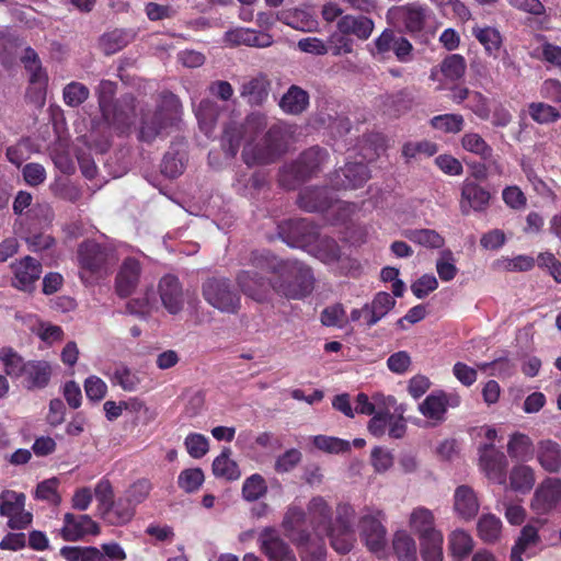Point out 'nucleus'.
<instances>
[{
  "label": "nucleus",
  "instance_id": "1",
  "mask_svg": "<svg viewBox=\"0 0 561 561\" xmlns=\"http://www.w3.org/2000/svg\"><path fill=\"white\" fill-rule=\"evenodd\" d=\"M252 266L272 275V290L288 300H302L314 290L312 268L298 260H282L270 251H253Z\"/></svg>",
  "mask_w": 561,
  "mask_h": 561
},
{
  "label": "nucleus",
  "instance_id": "2",
  "mask_svg": "<svg viewBox=\"0 0 561 561\" xmlns=\"http://www.w3.org/2000/svg\"><path fill=\"white\" fill-rule=\"evenodd\" d=\"M181 113L182 104L179 96L171 91H162L159 94L156 111L152 114H142L138 139L148 144L152 142L157 137L176 125Z\"/></svg>",
  "mask_w": 561,
  "mask_h": 561
},
{
  "label": "nucleus",
  "instance_id": "3",
  "mask_svg": "<svg viewBox=\"0 0 561 561\" xmlns=\"http://www.w3.org/2000/svg\"><path fill=\"white\" fill-rule=\"evenodd\" d=\"M328 158V151L319 146L304 150L295 161L280 169L279 184L287 190H295L321 172Z\"/></svg>",
  "mask_w": 561,
  "mask_h": 561
},
{
  "label": "nucleus",
  "instance_id": "4",
  "mask_svg": "<svg viewBox=\"0 0 561 561\" xmlns=\"http://www.w3.org/2000/svg\"><path fill=\"white\" fill-rule=\"evenodd\" d=\"M286 148L285 129L279 125H273L259 144L244 146L242 160L248 167L271 164L285 153Z\"/></svg>",
  "mask_w": 561,
  "mask_h": 561
},
{
  "label": "nucleus",
  "instance_id": "5",
  "mask_svg": "<svg viewBox=\"0 0 561 561\" xmlns=\"http://www.w3.org/2000/svg\"><path fill=\"white\" fill-rule=\"evenodd\" d=\"M355 510L348 503H340L336 506L334 524L323 533L330 539L331 547L340 554L348 553L356 541L353 527Z\"/></svg>",
  "mask_w": 561,
  "mask_h": 561
},
{
  "label": "nucleus",
  "instance_id": "6",
  "mask_svg": "<svg viewBox=\"0 0 561 561\" xmlns=\"http://www.w3.org/2000/svg\"><path fill=\"white\" fill-rule=\"evenodd\" d=\"M110 251L104 245L85 240L78 248L79 276L83 283L101 278L107 273Z\"/></svg>",
  "mask_w": 561,
  "mask_h": 561
},
{
  "label": "nucleus",
  "instance_id": "7",
  "mask_svg": "<svg viewBox=\"0 0 561 561\" xmlns=\"http://www.w3.org/2000/svg\"><path fill=\"white\" fill-rule=\"evenodd\" d=\"M202 293L204 299L221 312L236 314L241 308V297L228 278H207L203 283Z\"/></svg>",
  "mask_w": 561,
  "mask_h": 561
},
{
  "label": "nucleus",
  "instance_id": "8",
  "mask_svg": "<svg viewBox=\"0 0 561 561\" xmlns=\"http://www.w3.org/2000/svg\"><path fill=\"white\" fill-rule=\"evenodd\" d=\"M385 515L381 511L371 512L369 508L358 520V531L368 551L383 558L387 548V529L382 524Z\"/></svg>",
  "mask_w": 561,
  "mask_h": 561
},
{
  "label": "nucleus",
  "instance_id": "9",
  "mask_svg": "<svg viewBox=\"0 0 561 561\" xmlns=\"http://www.w3.org/2000/svg\"><path fill=\"white\" fill-rule=\"evenodd\" d=\"M66 561H122L126 559L124 549L117 542L94 546H64L59 550Z\"/></svg>",
  "mask_w": 561,
  "mask_h": 561
},
{
  "label": "nucleus",
  "instance_id": "10",
  "mask_svg": "<svg viewBox=\"0 0 561 561\" xmlns=\"http://www.w3.org/2000/svg\"><path fill=\"white\" fill-rule=\"evenodd\" d=\"M373 44V56L386 58L390 53H393L397 60L402 64H408L414 58V47L412 43L393 28H385L380 35L374 39Z\"/></svg>",
  "mask_w": 561,
  "mask_h": 561
},
{
  "label": "nucleus",
  "instance_id": "11",
  "mask_svg": "<svg viewBox=\"0 0 561 561\" xmlns=\"http://www.w3.org/2000/svg\"><path fill=\"white\" fill-rule=\"evenodd\" d=\"M26 496L13 490H4L0 494V515L8 518V527L13 530L27 528L33 515L25 511Z\"/></svg>",
  "mask_w": 561,
  "mask_h": 561
},
{
  "label": "nucleus",
  "instance_id": "12",
  "mask_svg": "<svg viewBox=\"0 0 561 561\" xmlns=\"http://www.w3.org/2000/svg\"><path fill=\"white\" fill-rule=\"evenodd\" d=\"M101 115L117 135H128L136 118V98L129 93L124 94Z\"/></svg>",
  "mask_w": 561,
  "mask_h": 561
},
{
  "label": "nucleus",
  "instance_id": "13",
  "mask_svg": "<svg viewBox=\"0 0 561 561\" xmlns=\"http://www.w3.org/2000/svg\"><path fill=\"white\" fill-rule=\"evenodd\" d=\"M404 31L411 35L421 34L432 15V10L420 2H410L394 7L389 11Z\"/></svg>",
  "mask_w": 561,
  "mask_h": 561
},
{
  "label": "nucleus",
  "instance_id": "14",
  "mask_svg": "<svg viewBox=\"0 0 561 561\" xmlns=\"http://www.w3.org/2000/svg\"><path fill=\"white\" fill-rule=\"evenodd\" d=\"M479 468L489 480L499 484L506 482L507 459L504 453L495 448L493 443H484L478 447Z\"/></svg>",
  "mask_w": 561,
  "mask_h": 561
},
{
  "label": "nucleus",
  "instance_id": "15",
  "mask_svg": "<svg viewBox=\"0 0 561 561\" xmlns=\"http://www.w3.org/2000/svg\"><path fill=\"white\" fill-rule=\"evenodd\" d=\"M318 233L317 226L307 219H290L279 226L282 239L293 248L312 245Z\"/></svg>",
  "mask_w": 561,
  "mask_h": 561
},
{
  "label": "nucleus",
  "instance_id": "16",
  "mask_svg": "<svg viewBox=\"0 0 561 561\" xmlns=\"http://www.w3.org/2000/svg\"><path fill=\"white\" fill-rule=\"evenodd\" d=\"M259 545L268 561H297L294 550L274 528L261 531Z\"/></svg>",
  "mask_w": 561,
  "mask_h": 561
},
{
  "label": "nucleus",
  "instance_id": "17",
  "mask_svg": "<svg viewBox=\"0 0 561 561\" xmlns=\"http://www.w3.org/2000/svg\"><path fill=\"white\" fill-rule=\"evenodd\" d=\"M370 178L368 167L363 162H348L335 171L330 183L335 190H354L362 187Z\"/></svg>",
  "mask_w": 561,
  "mask_h": 561
},
{
  "label": "nucleus",
  "instance_id": "18",
  "mask_svg": "<svg viewBox=\"0 0 561 561\" xmlns=\"http://www.w3.org/2000/svg\"><path fill=\"white\" fill-rule=\"evenodd\" d=\"M100 533V525L87 514L66 513L64 515V526L60 535L66 541H79L88 535L98 536Z\"/></svg>",
  "mask_w": 561,
  "mask_h": 561
},
{
  "label": "nucleus",
  "instance_id": "19",
  "mask_svg": "<svg viewBox=\"0 0 561 561\" xmlns=\"http://www.w3.org/2000/svg\"><path fill=\"white\" fill-rule=\"evenodd\" d=\"M561 502V480L547 478L535 491L531 507L538 514L551 512Z\"/></svg>",
  "mask_w": 561,
  "mask_h": 561
},
{
  "label": "nucleus",
  "instance_id": "20",
  "mask_svg": "<svg viewBox=\"0 0 561 561\" xmlns=\"http://www.w3.org/2000/svg\"><path fill=\"white\" fill-rule=\"evenodd\" d=\"M162 306L171 314H178L184 307L183 288L180 279L172 274L164 275L158 284Z\"/></svg>",
  "mask_w": 561,
  "mask_h": 561
},
{
  "label": "nucleus",
  "instance_id": "21",
  "mask_svg": "<svg viewBox=\"0 0 561 561\" xmlns=\"http://www.w3.org/2000/svg\"><path fill=\"white\" fill-rule=\"evenodd\" d=\"M307 515L296 505H290L285 513L282 526L287 537L296 545H305L311 540L312 534L307 529Z\"/></svg>",
  "mask_w": 561,
  "mask_h": 561
},
{
  "label": "nucleus",
  "instance_id": "22",
  "mask_svg": "<svg viewBox=\"0 0 561 561\" xmlns=\"http://www.w3.org/2000/svg\"><path fill=\"white\" fill-rule=\"evenodd\" d=\"M491 193L480 184L465 180L461 186L460 210L469 215L470 210L484 211L490 205Z\"/></svg>",
  "mask_w": 561,
  "mask_h": 561
},
{
  "label": "nucleus",
  "instance_id": "23",
  "mask_svg": "<svg viewBox=\"0 0 561 561\" xmlns=\"http://www.w3.org/2000/svg\"><path fill=\"white\" fill-rule=\"evenodd\" d=\"M462 148L478 157L489 164V168L495 174H503V165L499 157L494 154L493 148L478 134L466 133L461 138Z\"/></svg>",
  "mask_w": 561,
  "mask_h": 561
},
{
  "label": "nucleus",
  "instance_id": "24",
  "mask_svg": "<svg viewBox=\"0 0 561 561\" xmlns=\"http://www.w3.org/2000/svg\"><path fill=\"white\" fill-rule=\"evenodd\" d=\"M141 274V265L135 257L123 261L115 277V291L118 297L127 298L137 288Z\"/></svg>",
  "mask_w": 561,
  "mask_h": 561
},
{
  "label": "nucleus",
  "instance_id": "25",
  "mask_svg": "<svg viewBox=\"0 0 561 561\" xmlns=\"http://www.w3.org/2000/svg\"><path fill=\"white\" fill-rule=\"evenodd\" d=\"M13 286L24 291H32L42 274V264L32 256H25L12 265Z\"/></svg>",
  "mask_w": 561,
  "mask_h": 561
},
{
  "label": "nucleus",
  "instance_id": "26",
  "mask_svg": "<svg viewBox=\"0 0 561 561\" xmlns=\"http://www.w3.org/2000/svg\"><path fill=\"white\" fill-rule=\"evenodd\" d=\"M236 279L241 291L257 302L264 301L272 290V276L266 279L257 272L241 271Z\"/></svg>",
  "mask_w": 561,
  "mask_h": 561
},
{
  "label": "nucleus",
  "instance_id": "27",
  "mask_svg": "<svg viewBox=\"0 0 561 561\" xmlns=\"http://www.w3.org/2000/svg\"><path fill=\"white\" fill-rule=\"evenodd\" d=\"M239 91L240 96L250 106H262L268 99L271 81L267 75L260 72L255 77L244 80Z\"/></svg>",
  "mask_w": 561,
  "mask_h": 561
},
{
  "label": "nucleus",
  "instance_id": "28",
  "mask_svg": "<svg viewBox=\"0 0 561 561\" xmlns=\"http://www.w3.org/2000/svg\"><path fill=\"white\" fill-rule=\"evenodd\" d=\"M51 375L53 367L48 360L31 359L27 360L22 383L27 390H41L49 385Z\"/></svg>",
  "mask_w": 561,
  "mask_h": 561
},
{
  "label": "nucleus",
  "instance_id": "29",
  "mask_svg": "<svg viewBox=\"0 0 561 561\" xmlns=\"http://www.w3.org/2000/svg\"><path fill=\"white\" fill-rule=\"evenodd\" d=\"M308 516L314 537H323V533L334 524L332 510L322 496H314L308 504Z\"/></svg>",
  "mask_w": 561,
  "mask_h": 561
},
{
  "label": "nucleus",
  "instance_id": "30",
  "mask_svg": "<svg viewBox=\"0 0 561 561\" xmlns=\"http://www.w3.org/2000/svg\"><path fill=\"white\" fill-rule=\"evenodd\" d=\"M332 203L333 197L328 187H307L298 197L299 207L308 213L325 211Z\"/></svg>",
  "mask_w": 561,
  "mask_h": 561
},
{
  "label": "nucleus",
  "instance_id": "31",
  "mask_svg": "<svg viewBox=\"0 0 561 561\" xmlns=\"http://www.w3.org/2000/svg\"><path fill=\"white\" fill-rule=\"evenodd\" d=\"M336 27L343 34L354 35L360 41H366L370 37L375 23L366 15L346 14L339 19Z\"/></svg>",
  "mask_w": 561,
  "mask_h": 561
},
{
  "label": "nucleus",
  "instance_id": "32",
  "mask_svg": "<svg viewBox=\"0 0 561 561\" xmlns=\"http://www.w3.org/2000/svg\"><path fill=\"white\" fill-rule=\"evenodd\" d=\"M479 507L478 497L471 486L462 484L455 490L454 508L461 518L472 519L478 514Z\"/></svg>",
  "mask_w": 561,
  "mask_h": 561
},
{
  "label": "nucleus",
  "instance_id": "33",
  "mask_svg": "<svg viewBox=\"0 0 561 561\" xmlns=\"http://www.w3.org/2000/svg\"><path fill=\"white\" fill-rule=\"evenodd\" d=\"M255 118L248 117L245 123L229 122L226 124L221 137L222 148L231 157H234L239 151L242 140L245 136L247 129L253 124Z\"/></svg>",
  "mask_w": 561,
  "mask_h": 561
},
{
  "label": "nucleus",
  "instance_id": "34",
  "mask_svg": "<svg viewBox=\"0 0 561 561\" xmlns=\"http://www.w3.org/2000/svg\"><path fill=\"white\" fill-rule=\"evenodd\" d=\"M309 93L301 87L293 84L278 102L279 108L289 115H300L309 106Z\"/></svg>",
  "mask_w": 561,
  "mask_h": 561
},
{
  "label": "nucleus",
  "instance_id": "35",
  "mask_svg": "<svg viewBox=\"0 0 561 561\" xmlns=\"http://www.w3.org/2000/svg\"><path fill=\"white\" fill-rule=\"evenodd\" d=\"M226 38L233 45L268 47L273 43L270 34L251 28H236L226 33Z\"/></svg>",
  "mask_w": 561,
  "mask_h": 561
},
{
  "label": "nucleus",
  "instance_id": "36",
  "mask_svg": "<svg viewBox=\"0 0 561 561\" xmlns=\"http://www.w3.org/2000/svg\"><path fill=\"white\" fill-rule=\"evenodd\" d=\"M412 103L413 98L407 88L381 96L383 113L392 117H399L401 114L408 112Z\"/></svg>",
  "mask_w": 561,
  "mask_h": 561
},
{
  "label": "nucleus",
  "instance_id": "37",
  "mask_svg": "<svg viewBox=\"0 0 561 561\" xmlns=\"http://www.w3.org/2000/svg\"><path fill=\"white\" fill-rule=\"evenodd\" d=\"M135 515V505L125 496L114 500L101 514L102 518L113 526L125 525Z\"/></svg>",
  "mask_w": 561,
  "mask_h": 561
},
{
  "label": "nucleus",
  "instance_id": "38",
  "mask_svg": "<svg viewBox=\"0 0 561 561\" xmlns=\"http://www.w3.org/2000/svg\"><path fill=\"white\" fill-rule=\"evenodd\" d=\"M474 549V540L463 529H455L448 535V550L455 561H465Z\"/></svg>",
  "mask_w": 561,
  "mask_h": 561
},
{
  "label": "nucleus",
  "instance_id": "39",
  "mask_svg": "<svg viewBox=\"0 0 561 561\" xmlns=\"http://www.w3.org/2000/svg\"><path fill=\"white\" fill-rule=\"evenodd\" d=\"M467 64L463 56L451 54L446 56L438 66V70L433 68L430 78L436 80L439 71L447 80L457 81L461 79L466 72Z\"/></svg>",
  "mask_w": 561,
  "mask_h": 561
},
{
  "label": "nucleus",
  "instance_id": "40",
  "mask_svg": "<svg viewBox=\"0 0 561 561\" xmlns=\"http://www.w3.org/2000/svg\"><path fill=\"white\" fill-rule=\"evenodd\" d=\"M537 459L548 472H558L561 469V446L553 440L539 443Z\"/></svg>",
  "mask_w": 561,
  "mask_h": 561
},
{
  "label": "nucleus",
  "instance_id": "41",
  "mask_svg": "<svg viewBox=\"0 0 561 561\" xmlns=\"http://www.w3.org/2000/svg\"><path fill=\"white\" fill-rule=\"evenodd\" d=\"M0 362L3 365L5 376L12 379H22L27 360L24 359L13 347L3 346L0 348Z\"/></svg>",
  "mask_w": 561,
  "mask_h": 561
},
{
  "label": "nucleus",
  "instance_id": "42",
  "mask_svg": "<svg viewBox=\"0 0 561 561\" xmlns=\"http://www.w3.org/2000/svg\"><path fill=\"white\" fill-rule=\"evenodd\" d=\"M410 527L417 535L419 539L432 535V533H440L435 527V517L428 508L417 507L413 510L410 516Z\"/></svg>",
  "mask_w": 561,
  "mask_h": 561
},
{
  "label": "nucleus",
  "instance_id": "43",
  "mask_svg": "<svg viewBox=\"0 0 561 561\" xmlns=\"http://www.w3.org/2000/svg\"><path fill=\"white\" fill-rule=\"evenodd\" d=\"M507 454L512 459L520 461L531 460L535 454L533 440L526 434L513 433L507 443Z\"/></svg>",
  "mask_w": 561,
  "mask_h": 561
},
{
  "label": "nucleus",
  "instance_id": "44",
  "mask_svg": "<svg viewBox=\"0 0 561 561\" xmlns=\"http://www.w3.org/2000/svg\"><path fill=\"white\" fill-rule=\"evenodd\" d=\"M403 236L411 242L431 250L445 245V238L434 229H407Z\"/></svg>",
  "mask_w": 561,
  "mask_h": 561
},
{
  "label": "nucleus",
  "instance_id": "45",
  "mask_svg": "<svg viewBox=\"0 0 561 561\" xmlns=\"http://www.w3.org/2000/svg\"><path fill=\"white\" fill-rule=\"evenodd\" d=\"M392 550L399 561H416L417 559L415 540L405 530L394 533Z\"/></svg>",
  "mask_w": 561,
  "mask_h": 561
},
{
  "label": "nucleus",
  "instance_id": "46",
  "mask_svg": "<svg viewBox=\"0 0 561 561\" xmlns=\"http://www.w3.org/2000/svg\"><path fill=\"white\" fill-rule=\"evenodd\" d=\"M530 118L539 125L557 123L561 118L559 107L545 102H531L527 106Z\"/></svg>",
  "mask_w": 561,
  "mask_h": 561
},
{
  "label": "nucleus",
  "instance_id": "47",
  "mask_svg": "<svg viewBox=\"0 0 561 561\" xmlns=\"http://www.w3.org/2000/svg\"><path fill=\"white\" fill-rule=\"evenodd\" d=\"M479 538L485 543L496 542L502 533V522L494 514H483L477 524Z\"/></svg>",
  "mask_w": 561,
  "mask_h": 561
},
{
  "label": "nucleus",
  "instance_id": "48",
  "mask_svg": "<svg viewBox=\"0 0 561 561\" xmlns=\"http://www.w3.org/2000/svg\"><path fill=\"white\" fill-rule=\"evenodd\" d=\"M230 448H225L213 461V473L217 478L234 481L240 478V470L236 461L230 459Z\"/></svg>",
  "mask_w": 561,
  "mask_h": 561
},
{
  "label": "nucleus",
  "instance_id": "49",
  "mask_svg": "<svg viewBox=\"0 0 561 561\" xmlns=\"http://www.w3.org/2000/svg\"><path fill=\"white\" fill-rule=\"evenodd\" d=\"M535 484V472L526 465L514 466L510 472V486L515 492L527 493Z\"/></svg>",
  "mask_w": 561,
  "mask_h": 561
},
{
  "label": "nucleus",
  "instance_id": "50",
  "mask_svg": "<svg viewBox=\"0 0 561 561\" xmlns=\"http://www.w3.org/2000/svg\"><path fill=\"white\" fill-rule=\"evenodd\" d=\"M473 36L484 47L485 53L490 56H497V53L502 46L501 33L491 26L480 27L476 26L472 28Z\"/></svg>",
  "mask_w": 561,
  "mask_h": 561
},
{
  "label": "nucleus",
  "instance_id": "51",
  "mask_svg": "<svg viewBox=\"0 0 561 561\" xmlns=\"http://www.w3.org/2000/svg\"><path fill=\"white\" fill-rule=\"evenodd\" d=\"M316 256L323 263L330 264L341 259V248L335 239L319 233L313 242Z\"/></svg>",
  "mask_w": 561,
  "mask_h": 561
},
{
  "label": "nucleus",
  "instance_id": "52",
  "mask_svg": "<svg viewBox=\"0 0 561 561\" xmlns=\"http://www.w3.org/2000/svg\"><path fill=\"white\" fill-rule=\"evenodd\" d=\"M421 557L423 561H443L444 536L440 533H432L427 537L421 538Z\"/></svg>",
  "mask_w": 561,
  "mask_h": 561
},
{
  "label": "nucleus",
  "instance_id": "53",
  "mask_svg": "<svg viewBox=\"0 0 561 561\" xmlns=\"http://www.w3.org/2000/svg\"><path fill=\"white\" fill-rule=\"evenodd\" d=\"M129 41L128 32L116 28L101 36L100 47L105 55H113L126 47Z\"/></svg>",
  "mask_w": 561,
  "mask_h": 561
},
{
  "label": "nucleus",
  "instance_id": "54",
  "mask_svg": "<svg viewBox=\"0 0 561 561\" xmlns=\"http://www.w3.org/2000/svg\"><path fill=\"white\" fill-rule=\"evenodd\" d=\"M113 385L119 386L124 391H135L140 383V379L136 373L124 364L115 366L112 374L108 375Z\"/></svg>",
  "mask_w": 561,
  "mask_h": 561
},
{
  "label": "nucleus",
  "instance_id": "55",
  "mask_svg": "<svg viewBox=\"0 0 561 561\" xmlns=\"http://www.w3.org/2000/svg\"><path fill=\"white\" fill-rule=\"evenodd\" d=\"M285 22L293 28L312 32L318 27V21L308 10L295 9L285 13Z\"/></svg>",
  "mask_w": 561,
  "mask_h": 561
},
{
  "label": "nucleus",
  "instance_id": "56",
  "mask_svg": "<svg viewBox=\"0 0 561 561\" xmlns=\"http://www.w3.org/2000/svg\"><path fill=\"white\" fill-rule=\"evenodd\" d=\"M420 412L425 417L436 422H443L445 420V413L447 411L438 390L432 392L425 398V400L420 404Z\"/></svg>",
  "mask_w": 561,
  "mask_h": 561
},
{
  "label": "nucleus",
  "instance_id": "57",
  "mask_svg": "<svg viewBox=\"0 0 561 561\" xmlns=\"http://www.w3.org/2000/svg\"><path fill=\"white\" fill-rule=\"evenodd\" d=\"M430 123L434 129H438L447 134H457L461 131L465 126L463 116L460 114L436 115Z\"/></svg>",
  "mask_w": 561,
  "mask_h": 561
},
{
  "label": "nucleus",
  "instance_id": "58",
  "mask_svg": "<svg viewBox=\"0 0 561 561\" xmlns=\"http://www.w3.org/2000/svg\"><path fill=\"white\" fill-rule=\"evenodd\" d=\"M267 492L265 479L254 473L248 477L242 484V496L248 502H254Z\"/></svg>",
  "mask_w": 561,
  "mask_h": 561
},
{
  "label": "nucleus",
  "instance_id": "59",
  "mask_svg": "<svg viewBox=\"0 0 561 561\" xmlns=\"http://www.w3.org/2000/svg\"><path fill=\"white\" fill-rule=\"evenodd\" d=\"M205 476L201 468H190L181 471L178 477V485L186 493H194L204 483Z\"/></svg>",
  "mask_w": 561,
  "mask_h": 561
},
{
  "label": "nucleus",
  "instance_id": "60",
  "mask_svg": "<svg viewBox=\"0 0 561 561\" xmlns=\"http://www.w3.org/2000/svg\"><path fill=\"white\" fill-rule=\"evenodd\" d=\"M455 263L456 259L451 250L445 249L440 252L436 262V271L443 282H450L456 277L458 268Z\"/></svg>",
  "mask_w": 561,
  "mask_h": 561
},
{
  "label": "nucleus",
  "instance_id": "61",
  "mask_svg": "<svg viewBox=\"0 0 561 561\" xmlns=\"http://www.w3.org/2000/svg\"><path fill=\"white\" fill-rule=\"evenodd\" d=\"M89 89L80 82L72 81L68 83L62 91L64 101L68 106L78 107L88 100Z\"/></svg>",
  "mask_w": 561,
  "mask_h": 561
},
{
  "label": "nucleus",
  "instance_id": "62",
  "mask_svg": "<svg viewBox=\"0 0 561 561\" xmlns=\"http://www.w3.org/2000/svg\"><path fill=\"white\" fill-rule=\"evenodd\" d=\"M396 302V299L389 293H377L371 302H369V306L373 309V314L376 316L373 317V320L380 321L394 308Z\"/></svg>",
  "mask_w": 561,
  "mask_h": 561
},
{
  "label": "nucleus",
  "instance_id": "63",
  "mask_svg": "<svg viewBox=\"0 0 561 561\" xmlns=\"http://www.w3.org/2000/svg\"><path fill=\"white\" fill-rule=\"evenodd\" d=\"M117 91V83L111 80H102L96 88V96L100 112H107L115 104L114 98Z\"/></svg>",
  "mask_w": 561,
  "mask_h": 561
},
{
  "label": "nucleus",
  "instance_id": "64",
  "mask_svg": "<svg viewBox=\"0 0 561 561\" xmlns=\"http://www.w3.org/2000/svg\"><path fill=\"white\" fill-rule=\"evenodd\" d=\"M313 445L318 449L330 453V454L345 453L351 449L350 442L337 438V437H331V436H325V435L314 436Z\"/></svg>",
  "mask_w": 561,
  "mask_h": 561
}]
</instances>
